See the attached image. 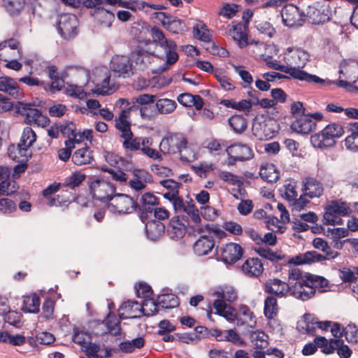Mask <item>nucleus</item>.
Returning a JSON list of instances; mask_svg holds the SVG:
<instances>
[{
	"mask_svg": "<svg viewBox=\"0 0 358 358\" xmlns=\"http://www.w3.org/2000/svg\"><path fill=\"white\" fill-rule=\"evenodd\" d=\"M306 15L313 24H320L330 20L331 10L328 7L311 6L308 7Z\"/></svg>",
	"mask_w": 358,
	"mask_h": 358,
	"instance_id": "nucleus-18",
	"label": "nucleus"
},
{
	"mask_svg": "<svg viewBox=\"0 0 358 358\" xmlns=\"http://www.w3.org/2000/svg\"><path fill=\"white\" fill-rule=\"evenodd\" d=\"M228 122L231 129L237 134H241L247 129L248 122L243 115H233Z\"/></svg>",
	"mask_w": 358,
	"mask_h": 358,
	"instance_id": "nucleus-41",
	"label": "nucleus"
},
{
	"mask_svg": "<svg viewBox=\"0 0 358 358\" xmlns=\"http://www.w3.org/2000/svg\"><path fill=\"white\" fill-rule=\"evenodd\" d=\"M215 77L221 87L224 90L229 91L232 90L235 88L234 84L232 83V80L229 77L224 75L223 73L216 74Z\"/></svg>",
	"mask_w": 358,
	"mask_h": 358,
	"instance_id": "nucleus-63",
	"label": "nucleus"
},
{
	"mask_svg": "<svg viewBox=\"0 0 358 358\" xmlns=\"http://www.w3.org/2000/svg\"><path fill=\"white\" fill-rule=\"evenodd\" d=\"M57 31L65 39L75 37L78 34V20L76 15L64 13L59 16Z\"/></svg>",
	"mask_w": 358,
	"mask_h": 358,
	"instance_id": "nucleus-8",
	"label": "nucleus"
},
{
	"mask_svg": "<svg viewBox=\"0 0 358 358\" xmlns=\"http://www.w3.org/2000/svg\"><path fill=\"white\" fill-rule=\"evenodd\" d=\"M303 189L310 198L320 197L322 195L324 188L322 184L315 178L308 177L303 181Z\"/></svg>",
	"mask_w": 358,
	"mask_h": 358,
	"instance_id": "nucleus-23",
	"label": "nucleus"
},
{
	"mask_svg": "<svg viewBox=\"0 0 358 358\" xmlns=\"http://www.w3.org/2000/svg\"><path fill=\"white\" fill-rule=\"evenodd\" d=\"M344 336L348 343H358V327L354 324H349L343 329Z\"/></svg>",
	"mask_w": 358,
	"mask_h": 358,
	"instance_id": "nucleus-49",
	"label": "nucleus"
},
{
	"mask_svg": "<svg viewBox=\"0 0 358 358\" xmlns=\"http://www.w3.org/2000/svg\"><path fill=\"white\" fill-rule=\"evenodd\" d=\"M281 17L284 24L288 27L302 26L306 21L305 13L294 4H287L281 10Z\"/></svg>",
	"mask_w": 358,
	"mask_h": 358,
	"instance_id": "nucleus-9",
	"label": "nucleus"
},
{
	"mask_svg": "<svg viewBox=\"0 0 358 358\" xmlns=\"http://www.w3.org/2000/svg\"><path fill=\"white\" fill-rule=\"evenodd\" d=\"M145 340L143 337H138L132 341H124L120 343V350L124 353H131L136 349H141L145 345Z\"/></svg>",
	"mask_w": 358,
	"mask_h": 358,
	"instance_id": "nucleus-37",
	"label": "nucleus"
},
{
	"mask_svg": "<svg viewBox=\"0 0 358 358\" xmlns=\"http://www.w3.org/2000/svg\"><path fill=\"white\" fill-rule=\"evenodd\" d=\"M45 74L51 80L50 83L45 82V90L55 94L64 87L66 73L59 71L55 65H49L44 69Z\"/></svg>",
	"mask_w": 358,
	"mask_h": 358,
	"instance_id": "nucleus-13",
	"label": "nucleus"
},
{
	"mask_svg": "<svg viewBox=\"0 0 358 358\" xmlns=\"http://www.w3.org/2000/svg\"><path fill=\"white\" fill-rule=\"evenodd\" d=\"M327 236H330L334 241H338L341 238L348 236V229L345 228H334L327 229Z\"/></svg>",
	"mask_w": 358,
	"mask_h": 358,
	"instance_id": "nucleus-60",
	"label": "nucleus"
},
{
	"mask_svg": "<svg viewBox=\"0 0 358 358\" xmlns=\"http://www.w3.org/2000/svg\"><path fill=\"white\" fill-rule=\"evenodd\" d=\"M16 209L15 203L8 198H0V213H11Z\"/></svg>",
	"mask_w": 358,
	"mask_h": 358,
	"instance_id": "nucleus-58",
	"label": "nucleus"
},
{
	"mask_svg": "<svg viewBox=\"0 0 358 358\" xmlns=\"http://www.w3.org/2000/svg\"><path fill=\"white\" fill-rule=\"evenodd\" d=\"M157 198L152 193L148 192L141 196L139 206L142 209L152 213L155 206L158 204Z\"/></svg>",
	"mask_w": 358,
	"mask_h": 358,
	"instance_id": "nucleus-44",
	"label": "nucleus"
},
{
	"mask_svg": "<svg viewBox=\"0 0 358 358\" xmlns=\"http://www.w3.org/2000/svg\"><path fill=\"white\" fill-rule=\"evenodd\" d=\"M40 304L39 296L36 294H33L24 298L22 310L24 313H37Z\"/></svg>",
	"mask_w": 358,
	"mask_h": 358,
	"instance_id": "nucleus-33",
	"label": "nucleus"
},
{
	"mask_svg": "<svg viewBox=\"0 0 358 358\" xmlns=\"http://www.w3.org/2000/svg\"><path fill=\"white\" fill-rule=\"evenodd\" d=\"M255 251L262 257L271 262H277L284 257V255H282L281 252H273L268 248L260 246L259 248H255Z\"/></svg>",
	"mask_w": 358,
	"mask_h": 358,
	"instance_id": "nucleus-45",
	"label": "nucleus"
},
{
	"mask_svg": "<svg viewBox=\"0 0 358 358\" xmlns=\"http://www.w3.org/2000/svg\"><path fill=\"white\" fill-rule=\"evenodd\" d=\"M219 177L222 180L228 182L230 185H237L238 187H241V185H243L242 180H240L236 175L232 173L227 171H222L220 173Z\"/></svg>",
	"mask_w": 358,
	"mask_h": 358,
	"instance_id": "nucleus-56",
	"label": "nucleus"
},
{
	"mask_svg": "<svg viewBox=\"0 0 358 358\" xmlns=\"http://www.w3.org/2000/svg\"><path fill=\"white\" fill-rule=\"evenodd\" d=\"M90 339V336L87 333L78 329L74 330L73 341L75 343L80 345L82 348L87 344Z\"/></svg>",
	"mask_w": 358,
	"mask_h": 358,
	"instance_id": "nucleus-55",
	"label": "nucleus"
},
{
	"mask_svg": "<svg viewBox=\"0 0 358 358\" xmlns=\"http://www.w3.org/2000/svg\"><path fill=\"white\" fill-rule=\"evenodd\" d=\"M134 176L136 178L130 180L129 185L132 189L137 191L141 190L145 187V185L142 180L146 182L150 181V178H152L151 175L148 173L141 170H135Z\"/></svg>",
	"mask_w": 358,
	"mask_h": 358,
	"instance_id": "nucleus-35",
	"label": "nucleus"
},
{
	"mask_svg": "<svg viewBox=\"0 0 358 358\" xmlns=\"http://www.w3.org/2000/svg\"><path fill=\"white\" fill-rule=\"evenodd\" d=\"M139 310V313L143 315L150 317L160 313L159 306H158V301H155L153 299H145L139 307H136Z\"/></svg>",
	"mask_w": 358,
	"mask_h": 358,
	"instance_id": "nucleus-30",
	"label": "nucleus"
},
{
	"mask_svg": "<svg viewBox=\"0 0 358 358\" xmlns=\"http://www.w3.org/2000/svg\"><path fill=\"white\" fill-rule=\"evenodd\" d=\"M278 313L277 299L274 296H268L264 300V313L265 317L271 320Z\"/></svg>",
	"mask_w": 358,
	"mask_h": 358,
	"instance_id": "nucleus-36",
	"label": "nucleus"
},
{
	"mask_svg": "<svg viewBox=\"0 0 358 358\" xmlns=\"http://www.w3.org/2000/svg\"><path fill=\"white\" fill-rule=\"evenodd\" d=\"M138 206V203L133 198L124 194H117L110 198L108 208L110 211L119 214L131 213Z\"/></svg>",
	"mask_w": 358,
	"mask_h": 358,
	"instance_id": "nucleus-10",
	"label": "nucleus"
},
{
	"mask_svg": "<svg viewBox=\"0 0 358 358\" xmlns=\"http://www.w3.org/2000/svg\"><path fill=\"white\" fill-rule=\"evenodd\" d=\"M185 226L180 221L178 217H173L170 220L167 233L171 238L177 240L182 238L185 234Z\"/></svg>",
	"mask_w": 358,
	"mask_h": 358,
	"instance_id": "nucleus-28",
	"label": "nucleus"
},
{
	"mask_svg": "<svg viewBox=\"0 0 358 358\" xmlns=\"http://www.w3.org/2000/svg\"><path fill=\"white\" fill-rule=\"evenodd\" d=\"M291 127L293 131L302 134H308L315 129L316 122L309 115H302L292 122Z\"/></svg>",
	"mask_w": 358,
	"mask_h": 358,
	"instance_id": "nucleus-20",
	"label": "nucleus"
},
{
	"mask_svg": "<svg viewBox=\"0 0 358 358\" xmlns=\"http://www.w3.org/2000/svg\"><path fill=\"white\" fill-rule=\"evenodd\" d=\"M327 285V280L323 277L306 273L303 279L290 286L289 294L296 299L306 301L315 295L316 288H324Z\"/></svg>",
	"mask_w": 358,
	"mask_h": 358,
	"instance_id": "nucleus-1",
	"label": "nucleus"
},
{
	"mask_svg": "<svg viewBox=\"0 0 358 358\" xmlns=\"http://www.w3.org/2000/svg\"><path fill=\"white\" fill-rule=\"evenodd\" d=\"M36 140V133L31 127H25L20 139V146H22V150H27L31 147Z\"/></svg>",
	"mask_w": 358,
	"mask_h": 358,
	"instance_id": "nucleus-42",
	"label": "nucleus"
},
{
	"mask_svg": "<svg viewBox=\"0 0 358 358\" xmlns=\"http://www.w3.org/2000/svg\"><path fill=\"white\" fill-rule=\"evenodd\" d=\"M167 30L173 34H182L187 31V26L183 20L174 17L172 22H169Z\"/></svg>",
	"mask_w": 358,
	"mask_h": 358,
	"instance_id": "nucleus-51",
	"label": "nucleus"
},
{
	"mask_svg": "<svg viewBox=\"0 0 358 358\" xmlns=\"http://www.w3.org/2000/svg\"><path fill=\"white\" fill-rule=\"evenodd\" d=\"M194 35L196 38L203 42H210L211 36L209 34L208 29L205 24H196L193 28Z\"/></svg>",
	"mask_w": 358,
	"mask_h": 358,
	"instance_id": "nucleus-48",
	"label": "nucleus"
},
{
	"mask_svg": "<svg viewBox=\"0 0 358 358\" xmlns=\"http://www.w3.org/2000/svg\"><path fill=\"white\" fill-rule=\"evenodd\" d=\"M110 80V74L108 71L106 73V77L103 78L101 84L96 85L94 92L98 94L105 95L108 93L110 87L109 86Z\"/></svg>",
	"mask_w": 358,
	"mask_h": 358,
	"instance_id": "nucleus-57",
	"label": "nucleus"
},
{
	"mask_svg": "<svg viewBox=\"0 0 358 358\" xmlns=\"http://www.w3.org/2000/svg\"><path fill=\"white\" fill-rule=\"evenodd\" d=\"M187 139L183 134L169 133L161 141L159 150L164 155L178 152L182 161L189 162V159L182 153V150L187 148Z\"/></svg>",
	"mask_w": 358,
	"mask_h": 358,
	"instance_id": "nucleus-5",
	"label": "nucleus"
},
{
	"mask_svg": "<svg viewBox=\"0 0 358 358\" xmlns=\"http://www.w3.org/2000/svg\"><path fill=\"white\" fill-rule=\"evenodd\" d=\"M268 66L275 70L280 71L290 75L293 78H304L305 73L296 71L294 69H288V66L281 65L276 62H268Z\"/></svg>",
	"mask_w": 358,
	"mask_h": 358,
	"instance_id": "nucleus-46",
	"label": "nucleus"
},
{
	"mask_svg": "<svg viewBox=\"0 0 358 358\" xmlns=\"http://www.w3.org/2000/svg\"><path fill=\"white\" fill-rule=\"evenodd\" d=\"M115 127L121 132L120 137L123 139L134 136L130 122L115 121Z\"/></svg>",
	"mask_w": 358,
	"mask_h": 358,
	"instance_id": "nucleus-53",
	"label": "nucleus"
},
{
	"mask_svg": "<svg viewBox=\"0 0 358 358\" xmlns=\"http://www.w3.org/2000/svg\"><path fill=\"white\" fill-rule=\"evenodd\" d=\"M91 15H93L98 23L103 27H110L115 20V15L113 13L102 7H98L94 9L91 12Z\"/></svg>",
	"mask_w": 358,
	"mask_h": 358,
	"instance_id": "nucleus-26",
	"label": "nucleus"
},
{
	"mask_svg": "<svg viewBox=\"0 0 358 358\" xmlns=\"http://www.w3.org/2000/svg\"><path fill=\"white\" fill-rule=\"evenodd\" d=\"M344 134L343 127L337 123H331L326 126L321 132L310 136V142L315 148H326L334 145L336 138Z\"/></svg>",
	"mask_w": 358,
	"mask_h": 358,
	"instance_id": "nucleus-4",
	"label": "nucleus"
},
{
	"mask_svg": "<svg viewBox=\"0 0 358 358\" xmlns=\"http://www.w3.org/2000/svg\"><path fill=\"white\" fill-rule=\"evenodd\" d=\"M315 345L317 348H322V352L326 355L334 353V350L338 348L342 342L340 339L331 338L329 341L324 336H316L314 339Z\"/></svg>",
	"mask_w": 358,
	"mask_h": 358,
	"instance_id": "nucleus-27",
	"label": "nucleus"
},
{
	"mask_svg": "<svg viewBox=\"0 0 358 358\" xmlns=\"http://www.w3.org/2000/svg\"><path fill=\"white\" fill-rule=\"evenodd\" d=\"M17 113L25 117L24 122L27 124H36L45 127L50 124L49 118L43 115L34 104L18 102L16 106Z\"/></svg>",
	"mask_w": 358,
	"mask_h": 358,
	"instance_id": "nucleus-6",
	"label": "nucleus"
},
{
	"mask_svg": "<svg viewBox=\"0 0 358 358\" xmlns=\"http://www.w3.org/2000/svg\"><path fill=\"white\" fill-rule=\"evenodd\" d=\"M92 160V152L87 146L77 150L72 155L73 162L78 166L90 164Z\"/></svg>",
	"mask_w": 358,
	"mask_h": 358,
	"instance_id": "nucleus-32",
	"label": "nucleus"
},
{
	"mask_svg": "<svg viewBox=\"0 0 358 358\" xmlns=\"http://www.w3.org/2000/svg\"><path fill=\"white\" fill-rule=\"evenodd\" d=\"M17 188L15 182L11 184L10 179L0 180V196L10 195L16 192Z\"/></svg>",
	"mask_w": 358,
	"mask_h": 358,
	"instance_id": "nucleus-52",
	"label": "nucleus"
},
{
	"mask_svg": "<svg viewBox=\"0 0 358 358\" xmlns=\"http://www.w3.org/2000/svg\"><path fill=\"white\" fill-rule=\"evenodd\" d=\"M257 29L262 34H264L269 38L273 37V36L275 34V29L273 27V25L266 21L259 22L256 23Z\"/></svg>",
	"mask_w": 358,
	"mask_h": 358,
	"instance_id": "nucleus-54",
	"label": "nucleus"
},
{
	"mask_svg": "<svg viewBox=\"0 0 358 358\" xmlns=\"http://www.w3.org/2000/svg\"><path fill=\"white\" fill-rule=\"evenodd\" d=\"M85 175L79 172H76L73 173V175L69 178L66 183V186L71 189H73L76 187L79 186V185L85 180Z\"/></svg>",
	"mask_w": 358,
	"mask_h": 358,
	"instance_id": "nucleus-62",
	"label": "nucleus"
},
{
	"mask_svg": "<svg viewBox=\"0 0 358 358\" xmlns=\"http://www.w3.org/2000/svg\"><path fill=\"white\" fill-rule=\"evenodd\" d=\"M0 92L6 93L16 99L24 96L23 90L20 87L17 80L7 76L0 77Z\"/></svg>",
	"mask_w": 358,
	"mask_h": 358,
	"instance_id": "nucleus-17",
	"label": "nucleus"
},
{
	"mask_svg": "<svg viewBox=\"0 0 358 358\" xmlns=\"http://www.w3.org/2000/svg\"><path fill=\"white\" fill-rule=\"evenodd\" d=\"M267 335L263 331H256L252 333L251 338L257 348L264 349L268 346Z\"/></svg>",
	"mask_w": 358,
	"mask_h": 358,
	"instance_id": "nucleus-50",
	"label": "nucleus"
},
{
	"mask_svg": "<svg viewBox=\"0 0 358 358\" xmlns=\"http://www.w3.org/2000/svg\"><path fill=\"white\" fill-rule=\"evenodd\" d=\"M243 251L240 245L229 243L224 245L222 250V257L227 264H234L243 256Z\"/></svg>",
	"mask_w": 358,
	"mask_h": 358,
	"instance_id": "nucleus-19",
	"label": "nucleus"
},
{
	"mask_svg": "<svg viewBox=\"0 0 358 358\" xmlns=\"http://www.w3.org/2000/svg\"><path fill=\"white\" fill-rule=\"evenodd\" d=\"M229 156L228 165H234L236 162L248 161L254 157V152L251 147L244 143H234L226 148Z\"/></svg>",
	"mask_w": 358,
	"mask_h": 358,
	"instance_id": "nucleus-11",
	"label": "nucleus"
},
{
	"mask_svg": "<svg viewBox=\"0 0 358 358\" xmlns=\"http://www.w3.org/2000/svg\"><path fill=\"white\" fill-rule=\"evenodd\" d=\"M55 303L51 299H46L42 306V316L45 319H50L53 315Z\"/></svg>",
	"mask_w": 358,
	"mask_h": 358,
	"instance_id": "nucleus-64",
	"label": "nucleus"
},
{
	"mask_svg": "<svg viewBox=\"0 0 358 358\" xmlns=\"http://www.w3.org/2000/svg\"><path fill=\"white\" fill-rule=\"evenodd\" d=\"M0 341L20 346L25 343L26 338L22 335H12L8 331H3L0 334Z\"/></svg>",
	"mask_w": 358,
	"mask_h": 358,
	"instance_id": "nucleus-43",
	"label": "nucleus"
},
{
	"mask_svg": "<svg viewBox=\"0 0 358 358\" xmlns=\"http://www.w3.org/2000/svg\"><path fill=\"white\" fill-rule=\"evenodd\" d=\"M110 68L113 72L124 78H129L133 75L132 62L128 56L115 55L113 57Z\"/></svg>",
	"mask_w": 358,
	"mask_h": 358,
	"instance_id": "nucleus-15",
	"label": "nucleus"
},
{
	"mask_svg": "<svg viewBox=\"0 0 358 358\" xmlns=\"http://www.w3.org/2000/svg\"><path fill=\"white\" fill-rule=\"evenodd\" d=\"M102 323H105L106 326V331L102 332V334H110L113 336H117L120 334L121 329L120 322L115 315L110 316V313H108L106 320Z\"/></svg>",
	"mask_w": 358,
	"mask_h": 358,
	"instance_id": "nucleus-40",
	"label": "nucleus"
},
{
	"mask_svg": "<svg viewBox=\"0 0 358 358\" xmlns=\"http://www.w3.org/2000/svg\"><path fill=\"white\" fill-rule=\"evenodd\" d=\"M151 36L153 42L163 48L166 53V63L159 66L156 73H162L169 69V66L174 64L178 60L176 52L177 45L174 41L168 40L163 31L155 26L151 29Z\"/></svg>",
	"mask_w": 358,
	"mask_h": 358,
	"instance_id": "nucleus-3",
	"label": "nucleus"
},
{
	"mask_svg": "<svg viewBox=\"0 0 358 358\" xmlns=\"http://www.w3.org/2000/svg\"><path fill=\"white\" fill-rule=\"evenodd\" d=\"M260 177L268 182H275L280 178V171L273 164L262 166L259 171Z\"/></svg>",
	"mask_w": 358,
	"mask_h": 358,
	"instance_id": "nucleus-29",
	"label": "nucleus"
},
{
	"mask_svg": "<svg viewBox=\"0 0 358 358\" xmlns=\"http://www.w3.org/2000/svg\"><path fill=\"white\" fill-rule=\"evenodd\" d=\"M60 131L64 136H66L69 138L71 136L77 137L78 134V133L76 132V126L72 122L61 125Z\"/></svg>",
	"mask_w": 358,
	"mask_h": 358,
	"instance_id": "nucleus-61",
	"label": "nucleus"
},
{
	"mask_svg": "<svg viewBox=\"0 0 358 358\" xmlns=\"http://www.w3.org/2000/svg\"><path fill=\"white\" fill-rule=\"evenodd\" d=\"M90 189L92 197L102 202L110 201L115 191L113 185L103 180H93L90 183Z\"/></svg>",
	"mask_w": 358,
	"mask_h": 358,
	"instance_id": "nucleus-14",
	"label": "nucleus"
},
{
	"mask_svg": "<svg viewBox=\"0 0 358 358\" xmlns=\"http://www.w3.org/2000/svg\"><path fill=\"white\" fill-rule=\"evenodd\" d=\"M153 54L141 49L138 50L136 58V63L139 65L141 69L145 68L149 64L152 62Z\"/></svg>",
	"mask_w": 358,
	"mask_h": 358,
	"instance_id": "nucleus-47",
	"label": "nucleus"
},
{
	"mask_svg": "<svg viewBox=\"0 0 358 358\" xmlns=\"http://www.w3.org/2000/svg\"><path fill=\"white\" fill-rule=\"evenodd\" d=\"M156 108L160 114L166 115L173 113L177 106L174 100L169 99H159L155 103Z\"/></svg>",
	"mask_w": 358,
	"mask_h": 358,
	"instance_id": "nucleus-39",
	"label": "nucleus"
},
{
	"mask_svg": "<svg viewBox=\"0 0 358 358\" xmlns=\"http://www.w3.org/2000/svg\"><path fill=\"white\" fill-rule=\"evenodd\" d=\"M242 271L248 277L257 278L264 271L263 263L257 257L247 259L242 265Z\"/></svg>",
	"mask_w": 358,
	"mask_h": 358,
	"instance_id": "nucleus-21",
	"label": "nucleus"
},
{
	"mask_svg": "<svg viewBox=\"0 0 358 358\" xmlns=\"http://www.w3.org/2000/svg\"><path fill=\"white\" fill-rule=\"evenodd\" d=\"M215 246V241L212 236L204 235L201 236L194 244V253L198 256L208 255Z\"/></svg>",
	"mask_w": 358,
	"mask_h": 358,
	"instance_id": "nucleus-22",
	"label": "nucleus"
},
{
	"mask_svg": "<svg viewBox=\"0 0 358 358\" xmlns=\"http://www.w3.org/2000/svg\"><path fill=\"white\" fill-rule=\"evenodd\" d=\"M214 295L229 302H234L238 299L236 290L231 285L219 287L214 292Z\"/></svg>",
	"mask_w": 358,
	"mask_h": 358,
	"instance_id": "nucleus-34",
	"label": "nucleus"
},
{
	"mask_svg": "<svg viewBox=\"0 0 358 358\" xmlns=\"http://www.w3.org/2000/svg\"><path fill=\"white\" fill-rule=\"evenodd\" d=\"M352 210L349 203L342 199L330 201L324 207L323 222H333L336 217H344L351 214Z\"/></svg>",
	"mask_w": 358,
	"mask_h": 358,
	"instance_id": "nucleus-12",
	"label": "nucleus"
},
{
	"mask_svg": "<svg viewBox=\"0 0 358 358\" xmlns=\"http://www.w3.org/2000/svg\"><path fill=\"white\" fill-rule=\"evenodd\" d=\"M324 252L326 255H322L316 251H308L293 257L288 261V263L294 265L311 264L326 259H334L338 256V252L332 250L330 248Z\"/></svg>",
	"mask_w": 358,
	"mask_h": 358,
	"instance_id": "nucleus-7",
	"label": "nucleus"
},
{
	"mask_svg": "<svg viewBox=\"0 0 358 358\" xmlns=\"http://www.w3.org/2000/svg\"><path fill=\"white\" fill-rule=\"evenodd\" d=\"M309 58L310 55L306 50L298 48H287V52L285 57L288 69H294L296 71L306 74V76H303L304 78H297L298 80L309 83H324L325 80L301 70L306 66Z\"/></svg>",
	"mask_w": 358,
	"mask_h": 358,
	"instance_id": "nucleus-2",
	"label": "nucleus"
},
{
	"mask_svg": "<svg viewBox=\"0 0 358 358\" xmlns=\"http://www.w3.org/2000/svg\"><path fill=\"white\" fill-rule=\"evenodd\" d=\"M160 310L176 308L180 304L178 297L172 293L162 294L157 297Z\"/></svg>",
	"mask_w": 358,
	"mask_h": 358,
	"instance_id": "nucleus-31",
	"label": "nucleus"
},
{
	"mask_svg": "<svg viewBox=\"0 0 358 358\" xmlns=\"http://www.w3.org/2000/svg\"><path fill=\"white\" fill-rule=\"evenodd\" d=\"M229 32L240 48H244L249 43L248 41V26L246 24H236L232 26V29H230Z\"/></svg>",
	"mask_w": 358,
	"mask_h": 358,
	"instance_id": "nucleus-24",
	"label": "nucleus"
},
{
	"mask_svg": "<svg viewBox=\"0 0 358 358\" xmlns=\"http://www.w3.org/2000/svg\"><path fill=\"white\" fill-rule=\"evenodd\" d=\"M266 293L274 296L275 298L285 297L289 294L290 286L285 282L278 278L269 279L264 285Z\"/></svg>",
	"mask_w": 358,
	"mask_h": 358,
	"instance_id": "nucleus-16",
	"label": "nucleus"
},
{
	"mask_svg": "<svg viewBox=\"0 0 358 358\" xmlns=\"http://www.w3.org/2000/svg\"><path fill=\"white\" fill-rule=\"evenodd\" d=\"M234 71L241 77L242 80L245 83L250 85L253 82L252 76L250 73L245 69L243 66L232 65Z\"/></svg>",
	"mask_w": 358,
	"mask_h": 358,
	"instance_id": "nucleus-59",
	"label": "nucleus"
},
{
	"mask_svg": "<svg viewBox=\"0 0 358 358\" xmlns=\"http://www.w3.org/2000/svg\"><path fill=\"white\" fill-rule=\"evenodd\" d=\"M164 224L157 220L148 221L145 224V233L148 238L152 241L159 240L164 234Z\"/></svg>",
	"mask_w": 358,
	"mask_h": 358,
	"instance_id": "nucleus-25",
	"label": "nucleus"
},
{
	"mask_svg": "<svg viewBox=\"0 0 358 358\" xmlns=\"http://www.w3.org/2000/svg\"><path fill=\"white\" fill-rule=\"evenodd\" d=\"M2 2L6 10L12 16L19 15L25 4L24 0H2Z\"/></svg>",
	"mask_w": 358,
	"mask_h": 358,
	"instance_id": "nucleus-38",
	"label": "nucleus"
}]
</instances>
